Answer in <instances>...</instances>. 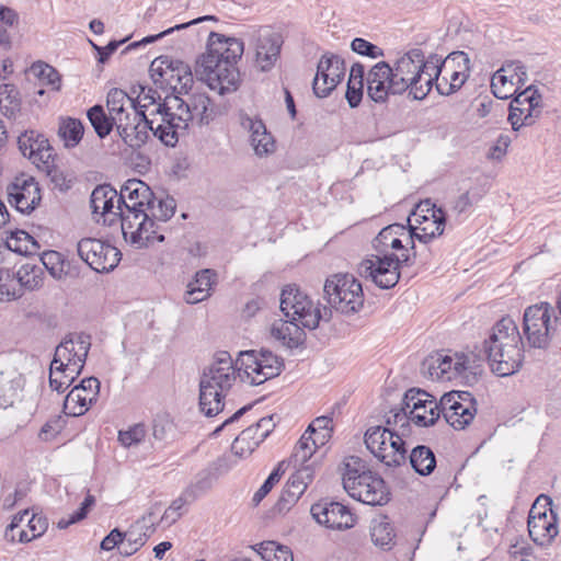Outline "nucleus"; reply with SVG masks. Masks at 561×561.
<instances>
[{"label":"nucleus","mask_w":561,"mask_h":561,"mask_svg":"<svg viewBox=\"0 0 561 561\" xmlns=\"http://www.w3.org/2000/svg\"><path fill=\"white\" fill-rule=\"evenodd\" d=\"M167 105L172 113L167 114L170 121L163 144L170 147L178 144L180 135L186 131L190 123L207 125L216 116L214 107L210 106V99L205 93H187V100L179 95H168Z\"/></svg>","instance_id":"nucleus-6"},{"label":"nucleus","mask_w":561,"mask_h":561,"mask_svg":"<svg viewBox=\"0 0 561 561\" xmlns=\"http://www.w3.org/2000/svg\"><path fill=\"white\" fill-rule=\"evenodd\" d=\"M439 77L434 80L436 90L442 95H449L459 90L469 76L470 59L463 51H454L445 59L436 55Z\"/></svg>","instance_id":"nucleus-19"},{"label":"nucleus","mask_w":561,"mask_h":561,"mask_svg":"<svg viewBox=\"0 0 561 561\" xmlns=\"http://www.w3.org/2000/svg\"><path fill=\"white\" fill-rule=\"evenodd\" d=\"M117 221H121L125 241L136 249L146 248L149 244L164 240L163 234H159L153 229V221L149 220L145 207L122 208Z\"/></svg>","instance_id":"nucleus-16"},{"label":"nucleus","mask_w":561,"mask_h":561,"mask_svg":"<svg viewBox=\"0 0 561 561\" xmlns=\"http://www.w3.org/2000/svg\"><path fill=\"white\" fill-rule=\"evenodd\" d=\"M543 102L539 91L529 85L516 96L510 104L508 117L512 129L518 131L522 127L536 124L542 114Z\"/></svg>","instance_id":"nucleus-20"},{"label":"nucleus","mask_w":561,"mask_h":561,"mask_svg":"<svg viewBox=\"0 0 561 561\" xmlns=\"http://www.w3.org/2000/svg\"><path fill=\"white\" fill-rule=\"evenodd\" d=\"M84 128L82 123L76 118L61 119L58 128V135L68 148L76 147L82 139Z\"/></svg>","instance_id":"nucleus-47"},{"label":"nucleus","mask_w":561,"mask_h":561,"mask_svg":"<svg viewBox=\"0 0 561 561\" xmlns=\"http://www.w3.org/2000/svg\"><path fill=\"white\" fill-rule=\"evenodd\" d=\"M282 44L278 33L270 28L260 30L253 39L255 68L262 72L271 71L279 58Z\"/></svg>","instance_id":"nucleus-30"},{"label":"nucleus","mask_w":561,"mask_h":561,"mask_svg":"<svg viewBox=\"0 0 561 561\" xmlns=\"http://www.w3.org/2000/svg\"><path fill=\"white\" fill-rule=\"evenodd\" d=\"M391 65L379 61L367 73V94L376 103H385L392 90L388 87L392 81Z\"/></svg>","instance_id":"nucleus-36"},{"label":"nucleus","mask_w":561,"mask_h":561,"mask_svg":"<svg viewBox=\"0 0 561 561\" xmlns=\"http://www.w3.org/2000/svg\"><path fill=\"white\" fill-rule=\"evenodd\" d=\"M553 309L548 302L529 306L524 312V333L527 342L535 348H547L556 331V318L552 321Z\"/></svg>","instance_id":"nucleus-17"},{"label":"nucleus","mask_w":561,"mask_h":561,"mask_svg":"<svg viewBox=\"0 0 561 561\" xmlns=\"http://www.w3.org/2000/svg\"><path fill=\"white\" fill-rule=\"evenodd\" d=\"M21 296H22L21 288L18 287V284L14 279L0 283V301L1 302L15 300Z\"/></svg>","instance_id":"nucleus-63"},{"label":"nucleus","mask_w":561,"mask_h":561,"mask_svg":"<svg viewBox=\"0 0 561 561\" xmlns=\"http://www.w3.org/2000/svg\"><path fill=\"white\" fill-rule=\"evenodd\" d=\"M69 368L70 366H67V364L61 365L60 363H56V360H51L49 367V386L53 390L59 393L66 391L82 371L81 369H73L71 374Z\"/></svg>","instance_id":"nucleus-42"},{"label":"nucleus","mask_w":561,"mask_h":561,"mask_svg":"<svg viewBox=\"0 0 561 561\" xmlns=\"http://www.w3.org/2000/svg\"><path fill=\"white\" fill-rule=\"evenodd\" d=\"M410 422H412V420L410 419L409 411L405 410V400L403 397L400 407L392 408L386 414L385 427H390V432L398 433L401 435V438H403V436L408 435L410 432Z\"/></svg>","instance_id":"nucleus-46"},{"label":"nucleus","mask_w":561,"mask_h":561,"mask_svg":"<svg viewBox=\"0 0 561 561\" xmlns=\"http://www.w3.org/2000/svg\"><path fill=\"white\" fill-rule=\"evenodd\" d=\"M311 435L305 432L296 443L288 465L296 468L290 476L280 495V502L293 505L306 492L307 488L314 479L317 469H319L321 460L316 456L318 449Z\"/></svg>","instance_id":"nucleus-8"},{"label":"nucleus","mask_w":561,"mask_h":561,"mask_svg":"<svg viewBox=\"0 0 561 561\" xmlns=\"http://www.w3.org/2000/svg\"><path fill=\"white\" fill-rule=\"evenodd\" d=\"M213 485V477L211 472L208 470H204L199 472L196 477V481L191 483L185 490L184 495L188 500H195L199 495L204 494L208 491Z\"/></svg>","instance_id":"nucleus-56"},{"label":"nucleus","mask_w":561,"mask_h":561,"mask_svg":"<svg viewBox=\"0 0 561 561\" xmlns=\"http://www.w3.org/2000/svg\"><path fill=\"white\" fill-rule=\"evenodd\" d=\"M548 502L547 496H539L531 506L528 516V531L533 541L545 546L558 535L557 518L551 508L539 506L540 500Z\"/></svg>","instance_id":"nucleus-26"},{"label":"nucleus","mask_w":561,"mask_h":561,"mask_svg":"<svg viewBox=\"0 0 561 561\" xmlns=\"http://www.w3.org/2000/svg\"><path fill=\"white\" fill-rule=\"evenodd\" d=\"M370 536L373 542L383 549H390L394 539L393 528L386 520L375 522L371 526Z\"/></svg>","instance_id":"nucleus-53"},{"label":"nucleus","mask_w":561,"mask_h":561,"mask_svg":"<svg viewBox=\"0 0 561 561\" xmlns=\"http://www.w3.org/2000/svg\"><path fill=\"white\" fill-rule=\"evenodd\" d=\"M27 529H21L18 531V541L19 542H30L33 539L41 537L48 527L47 518L32 514L31 517L26 518Z\"/></svg>","instance_id":"nucleus-52"},{"label":"nucleus","mask_w":561,"mask_h":561,"mask_svg":"<svg viewBox=\"0 0 561 561\" xmlns=\"http://www.w3.org/2000/svg\"><path fill=\"white\" fill-rule=\"evenodd\" d=\"M146 436V428L142 424H135L126 431H119L118 440L124 447L138 445Z\"/></svg>","instance_id":"nucleus-58"},{"label":"nucleus","mask_w":561,"mask_h":561,"mask_svg":"<svg viewBox=\"0 0 561 561\" xmlns=\"http://www.w3.org/2000/svg\"><path fill=\"white\" fill-rule=\"evenodd\" d=\"M436 65V55L425 59L421 49H411L397 58L391 66L393 78L388 88L392 90V94L409 91L414 100H423L431 92L434 80L439 77Z\"/></svg>","instance_id":"nucleus-3"},{"label":"nucleus","mask_w":561,"mask_h":561,"mask_svg":"<svg viewBox=\"0 0 561 561\" xmlns=\"http://www.w3.org/2000/svg\"><path fill=\"white\" fill-rule=\"evenodd\" d=\"M364 82L360 81H347V89L345 98L348 105L354 108L357 107L363 99Z\"/></svg>","instance_id":"nucleus-62"},{"label":"nucleus","mask_w":561,"mask_h":561,"mask_svg":"<svg viewBox=\"0 0 561 561\" xmlns=\"http://www.w3.org/2000/svg\"><path fill=\"white\" fill-rule=\"evenodd\" d=\"M408 220L413 240L417 239L424 243L443 234L445 229V213L430 201L417 205L412 214V219Z\"/></svg>","instance_id":"nucleus-21"},{"label":"nucleus","mask_w":561,"mask_h":561,"mask_svg":"<svg viewBox=\"0 0 561 561\" xmlns=\"http://www.w3.org/2000/svg\"><path fill=\"white\" fill-rule=\"evenodd\" d=\"M512 140L508 135H500L489 149L488 158L491 160H501L507 152Z\"/></svg>","instance_id":"nucleus-61"},{"label":"nucleus","mask_w":561,"mask_h":561,"mask_svg":"<svg viewBox=\"0 0 561 561\" xmlns=\"http://www.w3.org/2000/svg\"><path fill=\"white\" fill-rule=\"evenodd\" d=\"M241 125L250 133V142L257 157L263 158L274 153L276 149L274 137L267 131L262 119L244 116Z\"/></svg>","instance_id":"nucleus-37"},{"label":"nucleus","mask_w":561,"mask_h":561,"mask_svg":"<svg viewBox=\"0 0 561 561\" xmlns=\"http://www.w3.org/2000/svg\"><path fill=\"white\" fill-rule=\"evenodd\" d=\"M319 525L333 530H345L355 525V516L347 506L333 501H320L310 508Z\"/></svg>","instance_id":"nucleus-28"},{"label":"nucleus","mask_w":561,"mask_h":561,"mask_svg":"<svg viewBox=\"0 0 561 561\" xmlns=\"http://www.w3.org/2000/svg\"><path fill=\"white\" fill-rule=\"evenodd\" d=\"M91 346L90 336L85 334H69L56 346L53 360L70 366L73 369H83Z\"/></svg>","instance_id":"nucleus-31"},{"label":"nucleus","mask_w":561,"mask_h":561,"mask_svg":"<svg viewBox=\"0 0 561 561\" xmlns=\"http://www.w3.org/2000/svg\"><path fill=\"white\" fill-rule=\"evenodd\" d=\"M30 73L37 78L43 84L51 87V90L59 91L61 79L58 71L44 61H36L30 68Z\"/></svg>","instance_id":"nucleus-49"},{"label":"nucleus","mask_w":561,"mask_h":561,"mask_svg":"<svg viewBox=\"0 0 561 561\" xmlns=\"http://www.w3.org/2000/svg\"><path fill=\"white\" fill-rule=\"evenodd\" d=\"M119 202L122 207L135 209V207H145L150 201L152 192L150 187L140 180H128L121 188Z\"/></svg>","instance_id":"nucleus-40"},{"label":"nucleus","mask_w":561,"mask_h":561,"mask_svg":"<svg viewBox=\"0 0 561 561\" xmlns=\"http://www.w3.org/2000/svg\"><path fill=\"white\" fill-rule=\"evenodd\" d=\"M100 393V381L95 377L81 380L66 396L64 401V413L70 416L83 415L90 407L96 402Z\"/></svg>","instance_id":"nucleus-32"},{"label":"nucleus","mask_w":561,"mask_h":561,"mask_svg":"<svg viewBox=\"0 0 561 561\" xmlns=\"http://www.w3.org/2000/svg\"><path fill=\"white\" fill-rule=\"evenodd\" d=\"M411 467L420 476H430L436 467V458L432 449L424 445L414 447L409 456Z\"/></svg>","instance_id":"nucleus-44"},{"label":"nucleus","mask_w":561,"mask_h":561,"mask_svg":"<svg viewBox=\"0 0 561 561\" xmlns=\"http://www.w3.org/2000/svg\"><path fill=\"white\" fill-rule=\"evenodd\" d=\"M374 249L381 255H396L392 251L409 253L414 250L413 234L400 224L385 227L373 242Z\"/></svg>","instance_id":"nucleus-29"},{"label":"nucleus","mask_w":561,"mask_h":561,"mask_svg":"<svg viewBox=\"0 0 561 561\" xmlns=\"http://www.w3.org/2000/svg\"><path fill=\"white\" fill-rule=\"evenodd\" d=\"M422 373L436 381H467L470 378L471 362L462 353H435L422 363Z\"/></svg>","instance_id":"nucleus-15"},{"label":"nucleus","mask_w":561,"mask_h":561,"mask_svg":"<svg viewBox=\"0 0 561 561\" xmlns=\"http://www.w3.org/2000/svg\"><path fill=\"white\" fill-rule=\"evenodd\" d=\"M364 440L367 449L385 466L405 463V443L400 434L390 432V427L371 426L366 431Z\"/></svg>","instance_id":"nucleus-14"},{"label":"nucleus","mask_w":561,"mask_h":561,"mask_svg":"<svg viewBox=\"0 0 561 561\" xmlns=\"http://www.w3.org/2000/svg\"><path fill=\"white\" fill-rule=\"evenodd\" d=\"M280 310L285 318L290 319L304 328L313 330L320 321H330L331 310L318 304L296 286H286L280 294Z\"/></svg>","instance_id":"nucleus-10"},{"label":"nucleus","mask_w":561,"mask_h":561,"mask_svg":"<svg viewBox=\"0 0 561 561\" xmlns=\"http://www.w3.org/2000/svg\"><path fill=\"white\" fill-rule=\"evenodd\" d=\"M18 144L22 154L32 160L33 163L47 164L53 156V149L48 140L34 130L23 133L19 137Z\"/></svg>","instance_id":"nucleus-38"},{"label":"nucleus","mask_w":561,"mask_h":561,"mask_svg":"<svg viewBox=\"0 0 561 561\" xmlns=\"http://www.w3.org/2000/svg\"><path fill=\"white\" fill-rule=\"evenodd\" d=\"M146 541V534L141 533V527L135 525L123 535L122 546H118L119 553L129 557L137 552Z\"/></svg>","instance_id":"nucleus-50"},{"label":"nucleus","mask_w":561,"mask_h":561,"mask_svg":"<svg viewBox=\"0 0 561 561\" xmlns=\"http://www.w3.org/2000/svg\"><path fill=\"white\" fill-rule=\"evenodd\" d=\"M151 79L160 85H169L179 94H187L193 84L191 67L168 56L157 57L149 68Z\"/></svg>","instance_id":"nucleus-18"},{"label":"nucleus","mask_w":561,"mask_h":561,"mask_svg":"<svg viewBox=\"0 0 561 561\" xmlns=\"http://www.w3.org/2000/svg\"><path fill=\"white\" fill-rule=\"evenodd\" d=\"M0 108L4 115H13L20 108L19 92L14 85H0Z\"/></svg>","instance_id":"nucleus-54"},{"label":"nucleus","mask_w":561,"mask_h":561,"mask_svg":"<svg viewBox=\"0 0 561 561\" xmlns=\"http://www.w3.org/2000/svg\"><path fill=\"white\" fill-rule=\"evenodd\" d=\"M107 113L103 106H92L87 115L100 138H105L113 128H116L122 140L130 148H140L145 144V127H135L133 124L138 114L133 108L130 96L121 89H112L106 99Z\"/></svg>","instance_id":"nucleus-2"},{"label":"nucleus","mask_w":561,"mask_h":561,"mask_svg":"<svg viewBox=\"0 0 561 561\" xmlns=\"http://www.w3.org/2000/svg\"><path fill=\"white\" fill-rule=\"evenodd\" d=\"M345 75L344 60L336 55H323L317 67L312 89L317 96L327 98Z\"/></svg>","instance_id":"nucleus-27"},{"label":"nucleus","mask_w":561,"mask_h":561,"mask_svg":"<svg viewBox=\"0 0 561 561\" xmlns=\"http://www.w3.org/2000/svg\"><path fill=\"white\" fill-rule=\"evenodd\" d=\"M440 410L450 426L463 430L477 414V402L468 391H450L440 398Z\"/></svg>","instance_id":"nucleus-22"},{"label":"nucleus","mask_w":561,"mask_h":561,"mask_svg":"<svg viewBox=\"0 0 561 561\" xmlns=\"http://www.w3.org/2000/svg\"><path fill=\"white\" fill-rule=\"evenodd\" d=\"M304 327L290 319H279L273 322L271 335L284 346L296 348L305 342Z\"/></svg>","instance_id":"nucleus-39"},{"label":"nucleus","mask_w":561,"mask_h":561,"mask_svg":"<svg viewBox=\"0 0 561 561\" xmlns=\"http://www.w3.org/2000/svg\"><path fill=\"white\" fill-rule=\"evenodd\" d=\"M243 50L242 41L210 32L207 50L196 61V76L220 95L236 91L240 80L236 65Z\"/></svg>","instance_id":"nucleus-1"},{"label":"nucleus","mask_w":561,"mask_h":561,"mask_svg":"<svg viewBox=\"0 0 561 561\" xmlns=\"http://www.w3.org/2000/svg\"><path fill=\"white\" fill-rule=\"evenodd\" d=\"M328 308L343 314L358 312L364 305L362 284L351 274H335L323 286Z\"/></svg>","instance_id":"nucleus-11"},{"label":"nucleus","mask_w":561,"mask_h":561,"mask_svg":"<svg viewBox=\"0 0 561 561\" xmlns=\"http://www.w3.org/2000/svg\"><path fill=\"white\" fill-rule=\"evenodd\" d=\"M483 351L491 370L497 376H511L520 369L524 345L518 327L512 318L504 317L493 325L483 342Z\"/></svg>","instance_id":"nucleus-4"},{"label":"nucleus","mask_w":561,"mask_h":561,"mask_svg":"<svg viewBox=\"0 0 561 561\" xmlns=\"http://www.w3.org/2000/svg\"><path fill=\"white\" fill-rule=\"evenodd\" d=\"M215 274L210 270H202L196 273L195 278L188 283L184 299L187 304L194 305L207 299L214 284Z\"/></svg>","instance_id":"nucleus-41"},{"label":"nucleus","mask_w":561,"mask_h":561,"mask_svg":"<svg viewBox=\"0 0 561 561\" xmlns=\"http://www.w3.org/2000/svg\"><path fill=\"white\" fill-rule=\"evenodd\" d=\"M175 207V201L172 197L158 198L152 195L145 209L149 220L153 221L154 228L157 221L165 222L169 220L174 215Z\"/></svg>","instance_id":"nucleus-43"},{"label":"nucleus","mask_w":561,"mask_h":561,"mask_svg":"<svg viewBox=\"0 0 561 561\" xmlns=\"http://www.w3.org/2000/svg\"><path fill=\"white\" fill-rule=\"evenodd\" d=\"M7 245L10 250L24 255H32L41 248L39 243L24 230L13 232Z\"/></svg>","instance_id":"nucleus-48"},{"label":"nucleus","mask_w":561,"mask_h":561,"mask_svg":"<svg viewBox=\"0 0 561 561\" xmlns=\"http://www.w3.org/2000/svg\"><path fill=\"white\" fill-rule=\"evenodd\" d=\"M80 259L98 273L114 270L121 261V252L110 243L95 238H83L77 244Z\"/></svg>","instance_id":"nucleus-23"},{"label":"nucleus","mask_w":561,"mask_h":561,"mask_svg":"<svg viewBox=\"0 0 561 561\" xmlns=\"http://www.w3.org/2000/svg\"><path fill=\"white\" fill-rule=\"evenodd\" d=\"M91 208L96 218V221L104 225H113L118 220V215L123 208L119 202V196L116 190L110 185H101L93 190L91 194Z\"/></svg>","instance_id":"nucleus-33"},{"label":"nucleus","mask_w":561,"mask_h":561,"mask_svg":"<svg viewBox=\"0 0 561 561\" xmlns=\"http://www.w3.org/2000/svg\"><path fill=\"white\" fill-rule=\"evenodd\" d=\"M238 376L242 382L259 386L278 376L283 368L282 359L271 351L240 352L237 359Z\"/></svg>","instance_id":"nucleus-13"},{"label":"nucleus","mask_w":561,"mask_h":561,"mask_svg":"<svg viewBox=\"0 0 561 561\" xmlns=\"http://www.w3.org/2000/svg\"><path fill=\"white\" fill-rule=\"evenodd\" d=\"M16 284L19 288L34 290L42 286V271L39 267L32 264L22 265L16 272Z\"/></svg>","instance_id":"nucleus-51"},{"label":"nucleus","mask_w":561,"mask_h":561,"mask_svg":"<svg viewBox=\"0 0 561 561\" xmlns=\"http://www.w3.org/2000/svg\"><path fill=\"white\" fill-rule=\"evenodd\" d=\"M41 261L54 278L61 279L65 276V262L59 252L45 251L41 256Z\"/></svg>","instance_id":"nucleus-55"},{"label":"nucleus","mask_w":561,"mask_h":561,"mask_svg":"<svg viewBox=\"0 0 561 561\" xmlns=\"http://www.w3.org/2000/svg\"><path fill=\"white\" fill-rule=\"evenodd\" d=\"M9 202L21 213H30L41 202L37 182L32 176H19L8 186Z\"/></svg>","instance_id":"nucleus-35"},{"label":"nucleus","mask_w":561,"mask_h":561,"mask_svg":"<svg viewBox=\"0 0 561 561\" xmlns=\"http://www.w3.org/2000/svg\"><path fill=\"white\" fill-rule=\"evenodd\" d=\"M274 426L273 416L260 419L255 424L242 431L234 439L231 446L232 454L239 458L250 456L273 431Z\"/></svg>","instance_id":"nucleus-34"},{"label":"nucleus","mask_w":561,"mask_h":561,"mask_svg":"<svg viewBox=\"0 0 561 561\" xmlns=\"http://www.w3.org/2000/svg\"><path fill=\"white\" fill-rule=\"evenodd\" d=\"M527 80L526 68L520 61H507L492 76L491 90L495 98L506 100L515 94Z\"/></svg>","instance_id":"nucleus-25"},{"label":"nucleus","mask_w":561,"mask_h":561,"mask_svg":"<svg viewBox=\"0 0 561 561\" xmlns=\"http://www.w3.org/2000/svg\"><path fill=\"white\" fill-rule=\"evenodd\" d=\"M405 410L412 422L421 427L434 425L442 414L440 401L420 389H410L404 393Z\"/></svg>","instance_id":"nucleus-24"},{"label":"nucleus","mask_w":561,"mask_h":561,"mask_svg":"<svg viewBox=\"0 0 561 561\" xmlns=\"http://www.w3.org/2000/svg\"><path fill=\"white\" fill-rule=\"evenodd\" d=\"M415 252L398 253V255L376 254L370 259L364 260L359 265V274L366 279H370L381 289L394 287L400 279V268L411 266L414 263Z\"/></svg>","instance_id":"nucleus-12"},{"label":"nucleus","mask_w":561,"mask_h":561,"mask_svg":"<svg viewBox=\"0 0 561 561\" xmlns=\"http://www.w3.org/2000/svg\"><path fill=\"white\" fill-rule=\"evenodd\" d=\"M343 488L347 494L367 505H383L389 501V490L383 479L371 471L366 462L356 456L343 461Z\"/></svg>","instance_id":"nucleus-7"},{"label":"nucleus","mask_w":561,"mask_h":561,"mask_svg":"<svg viewBox=\"0 0 561 561\" xmlns=\"http://www.w3.org/2000/svg\"><path fill=\"white\" fill-rule=\"evenodd\" d=\"M133 108L138 117L133 124L135 127H145V142L148 140L150 133L161 142L164 139V133L168 131L169 117L167 114L172 113L167 107V96L161 100L159 92L151 88H140V92L134 100L130 98Z\"/></svg>","instance_id":"nucleus-9"},{"label":"nucleus","mask_w":561,"mask_h":561,"mask_svg":"<svg viewBox=\"0 0 561 561\" xmlns=\"http://www.w3.org/2000/svg\"><path fill=\"white\" fill-rule=\"evenodd\" d=\"M204 21H217V18L214 16V15H205V16H201V18H197V19H194L190 22H186V23H182V24H178L173 27H170L157 35H152V36H147L145 38H142L140 42L138 43H134L130 45V47H136V46H139L140 44H149V43H153L156 42L157 39L159 38H162L163 36H165L167 34H170L172 33L173 31L175 30H183V28H186L191 25H194V24H198L201 22H204Z\"/></svg>","instance_id":"nucleus-59"},{"label":"nucleus","mask_w":561,"mask_h":561,"mask_svg":"<svg viewBox=\"0 0 561 561\" xmlns=\"http://www.w3.org/2000/svg\"><path fill=\"white\" fill-rule=\"evenodd\" d=\"M30 512L27 510L18 513L13 516L11 523L7 526L4 536L10 541H18V533L16 529H19L24 520L28 517Z\"/></svg>","instance_id":"nucleus-64"},{"label":"nucleus","mask_w":561,"mask_h":561,"mask_svg":"<svg viewBox=\"0 0 561 561\" xmlns=\"http://www.w3.org/2000/svg\"><path fill=\"white\" fill-rule=\"evenodd\" d=\"M284 462H280L276 469H274L261 488L254 493L253 502L259 504L272 490L273 485L279 481L282 474L285 472L283 468Z\"/></svg>","instance_id":"nucleus-60"},{"label":"nucleus","mask_w":561,"mask_h":561,"mask_svg":"<svg viewBox=\"0 0 561 561\" xmlns=\"http://www.w3.org/2000/svg\"><path fill=\"white\" fill-rule=\"evenodd\" d=\"M251 549L265 561H294L291 550L276 541H263L251 546Z\"/></svg>","instance_id":"nucleus-45"},{"label":"nucleus","mask_w":561,"mask_h":561,"mask_svg":"<svg viewBox=\"0 0 561 561\" xmlns=\"http://www.w3.org/2000/svg\"><path fill=\"white\" fill-rule=\"evenodd\" d=\"M351 48L354 53L373 59L385 56L382 48L360 37H356L352 41Z\"/></svg>","instance_id":"nucleus-57"},{"label":"nucleus","mask_w":561,"mask_h":561,"mask_svg":"<svg viewBox=\"0 0 561 561\" xmlns=\"http://www.w3.org/2000/svg\"><path fill=\"white\" fill-rule=\"evenodd\" d=\"M237 371L228 352L216 353L199 381V408L206 416L222 411V399L234 383Z\"/></svg>","instance_id":"nucleus-5"}]
</instances>
